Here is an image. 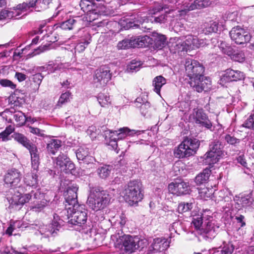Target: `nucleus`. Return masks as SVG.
<instances>
[{
	"instance_id": "nucleus-52",
	"label": "nucleus",
	"mask_w": 254,
	"mask_h": 254,
	"mask_svg": "<svg viewBox=\"0 0 254 254\" xmlns=\"http://www.w3.org/2000/svg\"><path fill=\"white\" fill-rule=\"evenodd\" d=\"M174 48L176 52H178L186 51L188 48L184 42L179 41H177V43L174 46Z\"/></svg>"
},
{
	"instance_id": "nucleus-15",
	"label": "nucleus",
	"mask_w": 254,
	"mask_h": 254,
	"mask_svg": "<svg viewBox=\"0 0 254 254\" xmlns=\"http://www.w3.org/2000/svg\"><path fill=\"white\" fill-rule=\"evenodd\" d=\"M56 164L59 166L61 171L66 173L70 172L75 168V165L66 154L61 153L56 158Z\"/></svg>"
},
{
	"instance_id": "nucleus-4",
	"label": "nucleus",
	"mask_w": 254,
	"mask_h": 254,
	"mask_svg": "<svg viewBox=\"0 0 254 254\" xmlns=\"http://www.w3.org/2000/svg\"><path fill=\"white\" fill-rule=\"evenodd\" d=\"M68 222L72 225L81 226L84 225L87 218V210L83 205L77 204L70 207H66Z\"/></svg>"
},
{
	"instance_id": "nucleus-13",
	"label": "nucleus",
	"mask_w": 254,
	"mask_h": 254,
	"mask_svg": "<svg viewBox=\"0 0 254 254\" xmlns=\"http://www.w3.org/2000/svg\"><path fill=\"white\" fill-rule=\"evenodd\" d=\"M78 188L76 186H70L68 187L66 190L64 192V196L65 199V207H70L77 204V191Z\"/></svg>"
},
{
	"instance_id": "nucleus-64",
	"label": "nucleus",
	"mask_w": 254,
	"mask_h": 254,
	"mask_svg": "<svg viewBox=\"0 0 254 254\" xmlns=\"http://www.w3.org/2000/svg\"><path fill=\"white\" fill-rule=\"evenodd\" d=\"M166 15L165 14H162L154 18V21L159 23H164L166 22Z\"/></svg>"
},
{
	"instance_id": "nucleus-58",
	"label": "nucleus",
	"mask_w": 254,
	"mask_h": 254,
	"mask_svg": "<svg viewBox=\"0 0 254 254\" xmlns=\"http://www.w3.org/2000/svg\"><path fill=\"white\" fill-rule=\"evenodd\" d=\"M29 131L32 133H33L34 134H36L38 136H44V131L43 130H42L41 129H40L39 128H37V127H29Z\"/></svg>"
},
{
	"instance_id": "nucleus-16",
	"label": "nucleus",
	"mask_w": 254,
	"mask_h": 254,
	"mask_svg": "<svg viewBox=\"0 0 254 254\" xmlns=\"http://www.w3.org/2000/svg\"><path fill=\"white\" fill-rule=\"evenodd\" d=\"M62 222V220L59 218L58 216H56L54 215L52 223L47 226L45 230L44 229H41L40 232L42 235H44L46 237H49L51 235L55 236V234H57V231H59V228H61Z\"/></svg>"
},
{
	"instance_id": "nucleus-29",
	"label": "nucleus",
	"mask_w": 254,
	"mask_h": 254,
	"mask_svg": "<svg viewBox=\"0 0 254 254\" xmlns=\"http://www.w3.org/2000/svg\"><path fill=\"white\" fill-rule=\"evenodd\" d=\"M166 79L161 75L157 76L153 80L152 85L154 87V91L158 94H160L161 87L166 84Z\"/></svg>"
},
{
	"instance_id": "nucleus-39",
	"label": "nucleus",
	"mask_w": 254,
	"mask_h": 254,
	"mask_svg": "<svg viewBox=\"0 0 254 254\" xmlns=\"http://www.w3.org/2000/svg\"><path fill=\"white\" fill-rule=\"evenodd\" d=\"M155 45L158 49H161L166 45V38L165 35L157 34L154 40Z\"/></svg>"
},
{
	"instance_id": "nucleus-28",
	"label": "nucleus",
	"mask_w": 254,
	"mask_h": 254,
	"mask_svg": "<svg viewBox=\"0 0 254 254\" xmlns=\"http://www.w3.org/2000/svg\"><path fill=\"white\" fill-rule=\"evenodd\" d=\"M11 137L26 149L33 144L26 136L20 133L14 132L12 134Z\"/></svg>"
},
{
	"instance_id": "nucleus-5",
	"label": "nucleus",
	"mask_w": 254,
	"mask_h": 254,
	"mask_svg": "<svg viewBox=\"0 0 254 254\" xmlns=\"http://www.w3.org/2000/svg\"><path fill=\"white\" fill-rule=\"evenodd\" d=\"M224 144L218 140L211 142L209 145V150L204 155L205 159L209 164H215L225 155L223 150Z\"/></svg>"
},
{
	"instance_id": "nucleus-2",
	"label": "nucleus",
	"mask_w": 254,
	"mask_h": 254,
	"mask_svg": "<svg viewBox=\"0 0 254 254\" xmlns=\"http://www.w3.org/2000/svg\"><path fill=\"white\" fill-rule=\"evenodd\" d=\"M122 194L130 205L137 203L143 198L141 190V184L138 180L130 181L125 187Z\"/></svg>"
},
{
	"instance_id": "nucleus-19",
	"label": "nucleus",
	"mask_w": 254,
	"mask_h": 254,
	"mask_svg": "<svg viewBox=\"0 0 254 254\" xmlns=\"http://www.w3.org/2000/svg\"><path fill=\"white\" fill-rule=\"evenodd\" d=\"M211 4L210 1H186L181 7V10L187 12L195 9H201Z\"/></svg>"
},
{
	"instance_id": "nucleus-24",
	"label": "nucleus",
	"mask_w": 254,
	"mask_h": 254,
	"mask_svg": "<svg viewBox=\"0 0 254 254\" xmlns=\"http://www.w3.org/2000/svg\"><path fill=\"white\" fill-rule=\"evenodd\" d=\"M235 201L239 209L243 207H246L251 206L254 199L251 194L242 195L241 196H236Z\"/></svg>"
},
{
	"instance_id": "nucleus-48",
	"label": "nucleus",
	"mask_w": 254,
	"mask_h": 254,
	"mask_svg": "<svg viewBox=\"0 0 254 254\" xmlns=\"http://www.w3.org/2000/svg\"><path fill=\"white\" fill-rule=\"evenodd\" d=\"M76 22V20L73 18H70L61 24L60 27L64 30H71L73 28V25Z\"/></svg>"
},
{
	"instance_id": "nucleus-12",
	"label": "nucleus",
	"mask_w": 254,
	"mask_h": 254,
	"mask_svg": "<svg viewBox=\"0 0 254 254\" xmlns=\"http://www.w3.org/2000/svg\"><path fill=\"white\" fill-rule=\"evenodd\" d=\"M21 179L20 172L17 169L12 168L7 170L4 175V181L10 187L16 188L19 186Z\"/></svg>"
},
{
	"instance_id": "nucleus-6",
	"label": "nucleus",
	"mask_w": 254,
	"mask_h": 254,
	"mask_svg": "<svg viewBox=\"0 0 254 254\" xmlns=\"http://www.w3.org/2000/svg\"><path fill=\"white\" fill-rule=\"evenodd\" d=\"M137 239L128 235L119 236L115 243L116 247L124 250L126 253H132L136 250Z\"/></svg>"
},
{
	"instance_id": "nucleus-27",
	"label": "nucleus",
	"mask_w": 254,
	"mask_h": 254,
	"mask_svg": "<svg viewBox=\"0 0 254 254\" xmlns=\"http://www.w3.org/2000/svg\"><path fill=\"white\" fill-rule=\"evenodd\" d=\"M62 141L58 139H52L47 144L46 148L48 152L52 155H55L61 147Z\"/></svg>"
},
{
	"instance_id": "nucleus-18",
	"label": "nucleus",
	"mask_w": 254,
	"mask_h": 254,
	"mask_svg": "<svg viewBox=\"0 0 254 254\" xmlns=\"http://www.w3.org/2000/svg\"><path fill=\"white\" fill-rule=\"evenodd\" d=\"M169 246V243L164 238L154 239L153 242L149 248V254H152L166 250Z\"/></svg>"
},
{
	"instance_id": "nucleus-43",
	"label": "nucleus",
	"mask_w": 254,
	"mask_h": 254,
	"mask_svg": "<svg viewBox=\"0 0 254 254\" xmlns=\"http://www.w3.org/2000/svg\"><path fill=\"white\" fill-rule=\"evenodd\" d=\"M230 56L233 60L240 63L244 62L245 59V55L243 51L236 52L233 51V54Z\"/></svg>"
},
{
	"instance_id": "nucleus-17",
	"label": "nucleus",
	"mask_w": 254,
	"mask_h": 254,
	"mask_svg": "<svg viewBox=\"0 0 254 254\" xmlns=\"http://www.w3.org/2000/svg\"><path fill=\"white\" fill-rule=\"evenodd\" d=\"M219 227L208 219L205 220L204 225L201 227L200 233L204 237L211 239L214 238L217 234Z\"/></svg>"
},
{
	"instance_id": "nucleus-42",
	"label": "nucleus",
	"mask_w": 254,
	"mask_h": 254,
	"mask_svg": "<svg viewBox=\"0 0 254 254\" xmlns=\"http://www.w3.org/2000/svg\"><path fill=\"white\" fill-rule=\"evenodd\" d=\"M76 156L79 161H82L88 155V150L86 148L80 147L76 151Z\"/></svg>"
},
{
	"instance_id": "nucleus-45",
	"label": "nucleus",
	"mask_w": 254,
	"mask_h": 254,
	"mask_svg": "<svg viewBox=\"0 0 254 254\" xmlns=\"http://www.w3.org/2000/svg\"><path fill=\"white\" fill-rule=\"evenodd\" d=\"M219 47L224 54L229 56L233 54V49L225 42H221Z\"/></svg>"
},
{
	"instance_id": "nucleus-57",
	"label": "nucleus",
	"mask_w": 254,
	"mask_h": 254,
	"mask_svg": "<svg viewBox=\"0 0 254 254\" xmlns=\"http://www.w3.org/2000/svg\"><path fill=\"white\" fill-rule=\"evenodd\" d=\"M148 102V96L145 93L142 94L140 96L138 97L135 100V102L137 103L136 106L138 107L139 105L144 104Z\"/></svg>"
},
{
	"instance_id": "nucleus-37",
	"label": "nucleus",
	"mask_w": 254,
	"mask_h": 254,
	"mask_svg": "<svg viewBox=\"0 0 254 254\" xmlns=\"http://www.w3.org/2000/svg\"><path fill=\"white\" fill-rule=\"evenodd\" d=\"M234 250V247L232 244H228L221 248L220 250H217L213 254H232Z\"/></svg>"
},
{
	"instance_id": "nucleus-35",
	"label": "nucleus",
	"mask_w": 254,
	"mask_h": 254,
	"mask_svg": "<svg viewBox=\"0 0 254 254\" xmlns=\"http://www.w3.org/2000/svg\"><path fill=\"white\" fill-rule=\"evenodd\" d=\"M14 10L15 11H9L7 9H2L0 12V20L6 18L11 19L18 15L19 13L16 12V9H14Z\"/></svg>"
},
{
	"instance_id": "nucleus-23",
	"label": "nucleus",
	"mask_w": 254,
	"mask_h": 254,
	"mask_svg": "<svg viewBox=\"0 0 254 254\" xmlns=\"http://www.w3.org/2000/svg\"><path fill=\"white\" fill-rule=\"evenodd\" d=\"M30 193L32 195V197L33 196L34 199H42V200L40 201V203H37L36 205L32 207V208L35 209L36 211H40L47 204L48 201L45 199H43L45 197V194L41 193L39 190H32Z\"/></svg>"
},
{
	"instance_id": "nucleus-53",
	"label": "nucleus",
	"mask_w": 254,
	"mask_h": 254,
	"mask_svg": "<svg viewBox=\"0 0 254 254\" xmlns=\"http://www.w3.org/2000/svg\"><path fill=\"white\" fill-rule=\"evenodd\" d=\"M135 239L137 240V242H136V250L139 249H143L148 244V241L145 239H140L137 236H135Z\"/></svg>"
},
{
	"instance_id": "nucleus-55",
	"label": "nucleus",
	"mask_w": 254,
	"mask_h": 254,
	"mask_svg": "<svg viewBox=\"0 0 254 254\" xmlns=\"http://www.w3.org/2000/svg\"><path fill=\"white\" fill-rule=\"evenodd\" d=\"M130 40L125 39L118 43L117 47L119 49H126L131 47Z\"/></svg>"
},
{
	"instance_id": "nucleus-34",
	"label": "nucleus",
	"mask_w": 254,
	"mask_h": 254,
	"mask_svg": "<svg viewBox=\"0 0 254 254\" xmlns=\"http://www.w3.org/2000/svg\"><path fill=\"white\" fill-rule=\"evenodd\" d=\"M112 167L109 165H103L98 168L97 173L100 178L106 179L108 177L111 173Z\"/></svg>"
},
{
	"instance_id": "nucleus-11",
	"label": "nucleus",
	"mask_w": 254,
	"mask_h": 254,
	"mask_svg": "<svg viewBox=\"0 0 254 254\" xmlns=\"http://www.w3.org/2000/svg\"><path fill=\"white\" fill-rule=\"evenodd\" d=\"M110 71L107 67H101L95 71L93 80L97 87H103L107 84L111 78Z\"/></svg>"
},
{
	"instance_id": "nucleus-56",
	"label": "nucleus",
	"mask_w": 254,
	"mask_h": 254,
	"mask_svg": "<svg viewBox=\"0 0 254 254\" xmlns=\"http://www.w3.org/2000/svg\"><path fill=\"white\" fill-rule=\"evenodd\" d=\"M0 84L3 87H8L12 89L16 88V85L12 81L7 79H2L0 80Z\"/></svg>"
},
{
	"instance_id": "nucleus-25",
	"label": "nucleus",
	"mask_w": 254,
	"mask_h": 254,
	"mask_svg": "<svg viewBox=\"0 0 254 254\" xmlns=\"http://www.w3.org/2000/svg\"><path fill=\"white\" fill-rule=\"evenodd\" d=\"M79 5L84 12L89 13V14H96L100 12L97 9L94 1H80Z\"/></svg>"
},
{
	"instance_id": "nucleus-36",
	"label": "nucleus",
	"mask_w": 254,
	"mask_h": 254,
	"mask_svg": "<svg viewBox=\"0 0 254 254\" xmlns=\"http://www.w3.org/2000/svg\"><path fill=\"white\" fill-rule=\"evenodd\" d=\"M14 130V127L11 126L7 127L4 130L0 133V140L2 141H7L10 139V134Z\"/></svg>"
},
{
	"instance_id": "nucleus-3",
	"label": "nucleus",
	"mask_w": 254,
	"mask_h": 254,
	"mask_svg": "<svg viewBox=\"0 0 254 254\" xmlns=\"http://www.w3.org/2000/svg\"><path fill=\"white\" fill-rule=\"evenodd\" d=\"M200 145L197 139L186 138L174 151L176 158H183L194 154Z\"/></svg>"
},
{
	"instance_id": "nucleus-47",
	"label": "nucleus",
	"mask_w": 254,
	"mask_h": 254,
	"mask_svg": "<svg viewBox=\"0 0 254 254\" xmlns=\"http://www.w3.org/2000/svg\"><path fill=\"white\" fill-rule=\"evenodd\" d=\"M204 217L201 215H198L195 218H193L192 223L197 229H199V231L201 230V227L204 225L205 220H204Z\"/></svg>"
},
{
	"instance_id": "nucleus-40",
	"label": "nucleus",
	"mask_w": 254,
	"mask_h": 254,
	"mask_svg": "<svg viewBox=\"0 0 254 254\" xmlns=\"http://www.w3.org/2000/svg\"><path fill=\"white\" fill-rule=\"evenodd\" d=\"M193 207V202H182L179 203L178 210L179 213H184L190 210Z\"/></svg>"
},
{
	"instance_id": "nucleus-8",
	"label": "nucleus",
	"mask_w": 254,
	"mask_h": 254,
	"mask_svg": "<svg viewBox=\"0 0 254 254\" xmlns=\"http://www.w3.org/2000/svg\"><path fill=\"white\" fill-rule=\"evenodd\" d=\"M229 34L231 40L238 45L246 44L251 38L250 33L240 26L234 27Z\"/></svg>"
},
{
	"instance_id": "nucleus-32",
	"label": "nucleus",
	"mask_w": 254,
	"mask_h": 254,
	"mask_svg": "<svg viewBox=\"0 0 254 254\" xmlns=\"http://www.w3.org/2000/svg\"><path fill=\"white\" fill-rule=\"evenodd\" d=\"M210 171L209 169H205L202 173L198 174L195 179V182L197 185H201L206 182L210 176Z\"/></svg>"
},
{
	"instance_id": "nucleus-7",
	"label": "nucleus",
	"mask_w": 254,
	"mask_h": 254,
	"mask_svg": "<svg viewBox=\"0 0 254 254\" xmlns=\"http://www.w3.org/2000/svg\"><path fill=\"white\" fill-rule=\"evenodd\" d=\"M185 66L186 73L190 80L202 74L204 71V67L201 64L191 59L186 60Z\"/></svg>"
},
{
	"instance_id": "nucleus-26",
	"label": "nucleus",
	"mask_w": 254,
	"mask_h": 254,
	"mask_svg": "<svg viewBox=\"0 0 254 254\" xmlns=\"http://www.w3.org/2000/svg\"><path fill=\"white\" fill-rule=\"evenodd\" d=\"M31 155L32 167L34 170H37L39 165V154L38 153V149L34 144H32L27 148Z\"/></svg>"
},
{
	"instance_id": "nucleus-10",
	"label": "nucleus",
	"mask_w": 254,
	"mask_h": 254,
	"mask_svg": "<svg viewBox=\"0 0 254 254\" xmlns=\"http://www.w3.org/2000/svg\"><path fill=\"white\" fill-rule=\"evenodd\" d=\"M190 117L192 118L193 122L200 127H203L209 129L211 128L212 124L202 109H194Z\"/></svg>"
},
{
	"instance_id": "nucleus-63",
	"label": "nucleus",
	"mask_w": 254,
	"mask_h": 254,
	"mask_svg": "<svg viewBox=\"0 0 254 254\" xmlns=\"http://www.w3.org/2000/svg\"><path fill=\"white\" fill-rule=\"evenodd\" d=\"M237 161L239 163L242 165L244 167H247V163L244 155H241L238 156L237 158Z\"/></svg>"
},
{
	"instance_id": "nucleus-20",
	"label": "nucleus",
	"mask_w": 254,
	"mask_h": 254,
	"mask_svg": "<svg viewBox=\"0 0 254 254\" xmlns=\"http://www.w3.org/2000/svg\"><path fill=\"white\" fill-rule=\"evenodd\" d=\"M223 78L227 81L241 80L245 78L244 73L239 70L227 69L223 75Z\"/></svg>"
},
{
	"instance_id": "nucleus-9",
	"label": "nucleus",
	"mask_w": 254,
	"mask_h": 254,
	"mask_svg": "<svg viewBox=\"0 0 254 254\" xmlns=\"http://www.w3.org/2000/svg\"><path fill=\"white\" fill-rule=\"evenodd\" d=\"M190 84L193 89L198 92L207 91L211 88V82L209 77L204 76L203 74L195 77L190 81Z\"/></svg>"
},
{
	"instance_id": "nucleus-1",
	"label": "nucleus",
	"mask_w": 254,
	"mask_h": 254,
	"mask_svg": "<svg viewBox=\"0 0 254 254\" xmlns=\"http://www.w3.org/2000/svg\"><path fill=\"white\" fill-rule=\"evenodd\" d=\"M111 198V195L107 190L95 187L91 190L87 203L91 209L98 211L106 207Z\"/></svg>"
},
{
	"instance_id": "nucleus-46",
	"label": "nucleus",
	"mask_w": 254,
	"mask_h": 254,
	"mask_svg": "<svg viewBox=\"0 0 254 254\" xmlns=\"http://www.w3.org/2000/svg\"><path fill=\"white\" fill-rule=\"evenodd\" d=\"M71 93L69 91L63 93L58 101L57 105L61 107L63 104L68 102L70 101Z\"/></svg>"
},
{
	"instance_id": "nucleus-14",
	"label": "nucleus",
	"mask_w": 254,
	"mask_h": 254,
	"mask_svg": "<svg viewBox=\"0 0 254 254\" xmlns=\"http://www.w3.org/2000/svg\"><path fill=\"white\" fill-rule=\"evenodd\" d=\"M168 190L171 193L181 195L189 193L190 188L188 183L184 182H175L170 183Z\"/></svg>"
},
{
	"instance_id": "nucleus-50",
	"label": "nucleus",
	"mask_w": 254,
	"mask_h": 254,
	"mask_svg": "<svg viewBox=\"0 0 254 254\" xmlns=\"http://www.w3.org/2000/svg\"><path fill=\"white\" fill-rule=\"evenodd\" d=\"M139 43L137 45H139V48L147 46L151 43V39L149 36L145 35L139 36Z\"/></svg>"
},
{
	"instance_id": "nucleus-30",
	"label": "nucleus",
	"mask_w": 254,
	"mask_h": 254,
	"mask_svg": "<svg viewBox=\"0 0 254 254\" xmlns=\"http://www.w3.org/2000/svg\"><path fill=\"white\" fill-rule=\"evenodd\" d=\"M24 181L27 186L35 188L38 184V176L34 173L27 174Z\"/></svg>"
},
{
	"instance_id": "nucleus-59",
	"label": "nucleus",
	"mask_w": 254,
	"mask_h": 254,
	"mask_svg": "<svg viewBox=\"0 0 254 254\" xmlns=\"http://www.w3.org/2000/svg\"><path fill=\"white\" fill-rule=\"evenodd\" d=\"M79 116H69L66 118V123L68 124L69 125H72L74 126L75 125L74 124L77 123L78 121H76L77 119H79Z\"/></svg>"
},
{
	"instance_id": "nucleus-41",
	"label": "nucleus",
	"mask_w": 254,
	"mask_h": 254,
	"mask_svg": "<svg viewBox=\"0 0 254 254\" xmlns=\"http://www.w3.org/2000/svg\"><path fill=\"white\" fill-rule=\"evenodd\" d=\"M15 121L17 122L19 126H23L26 120L25 116L21 112L15 113L13 115Z\"/></svg>"
},
{
	"instance_id": "nucleus-44",
	"label": "nucleus",
	"mask_w": 254,
	"mask_h": 254,
	"mask_svg": "<svg viewBox=\"0 0 254 254\" xmlns=\"http://www.w3.org/2000/svg\"><path fill=\"white\" fill-rule=\"evenodd\" d=\"M187 47H191V46H198V38L193 35H188L186 37V40L184 41Z\"/></svg>"
},
{
	"instance_id": "nucleus-22",
	"label": "nucleus",
	"mask_w": 254,
	"mask_h": 254,
	"mask_svg": "<svg viewBox=\"0 0 254 254\" xmlns=\"http://www.w3.org/2000/svg\"><path fill=\"white\" fill-rule=\"evenodd\" d=\"M50 2L48 1H29L28 3L23 2L22 4H19L16 6V9L22 11H25L30 7H33L35 6L40 5L42 9H46L47 7V4Z\"/></svg>"
},
{
	"instance_id": "nucleus-49",
	"label": "nucleus",
	"mask_w": 254,
	"mask_h": 254,
	"mask_svg": "<svg viewBox=\"0 0 254 254\" xmlns=\"http://www.w3.org/2000/svg\"><path fill=\"white\" fill-rule=\"evenodd\" d=\"M181 227V223L178 221H175L171 225V226L169 228V230L171 232L170 234V237L172 238L173 237H174V235H173V232L175 233H176L178 235L180 234L179 233V230L180 228Z\"/></svg>"
},
{
	"instance_id": "nucleus-54",
	"label": "nucleus",
	"mask_w": 254,
	"mask_h": 254,
	"mask_svg": "<svg viewBox=\"0 0 254 254\" xmlns=\"http://www.w3.org/2000/svg\"><path fill=\"white\" fill-rule=\"evenodd\" d=\"M225 140L227 142L231 145H236L240 142V140L235 137L233 136H231L230 134H226L224 137Z\"/></svg>"
},
{
	"instance_id": "nucleus-31",
	"label": "nucleus",
	"mask_w": 254,
	"mask_h": 254,
	"mask_svg": "<svg viewBox=\"0 0 254 254\" xmlns=\"http://www.w3.org/2000/svg\"><path fill=\"white\" fill-rule=\"evenodd\" d=\"M111 133H114L117 136V140L125 138L127 135L132 134L133 130H129L127 127L121 128L119 130H109Z\"/></svg>"
},
{
	"instance_id": "nucleus-51",
	"label": "nucleus",
	"mask_w": 254,
	"mask_h": 254,
	"mask_svg": "<svg viewBox=\"0 0 254 254\" xmlns=\"http://www.w3.org/2000/svg\"><path fill=\"white\" fill-rule=\"evenodd\" d=\"M17 196L19 197L17 202L21 204H23L26 202H28L29 200L32 198V195L31 193H26L24 195H22L20 193L19 195H17Z\"/></svg>"
},
{
	"instance_id": "nucleus-60",
	"label": "nucleus",
	"mask_w": 254,
	"mask_h": 254,
	"mask_svg": "<svg viewBox=\"0 0 254 254\" xmlns=\"http://www.w3.org/2000/svg\"><path fill=\"white\" fill-rule=\"evenodd\" d=\"M89 42H88L87 41H85L83 42H81L77 45L76 46V50L78 51L79 52H82L86 48V47L89 44Z\"/></svg>"
},
{
	"instance_id": "nucleus-33",
	"label": "nucleus",
	"mask_w": 254,
	"mask_h": 254,
	"mask_svg": "<svg viewBox=\"0 0 254 254\" xmlns=\"http://www.w3.org/2000/svg\"><path fill=\"white\" fill-rule=\"evenodd\" d=\"M97 98L99 104L102 107H106L111 104V100L108 94L100 93Z\"/></svg>"
},
{
	"instance_id": "nucleus-61",
	"label": "nucleus",
	"mask_w": 254,
	"mask_h": 254,
	"mask_svg": "<svg viewBox=\"0 0 254 254\" xmlns=\"http://www.w3.org/2000/svg\"><path fill=\"white\" fill-rule=\"evenodd\" d=\"M136 20L135 22L137 23H133L131 22H129L128 23V24H129L128 26L129 27H138V26H139V24H142L145 20V19H143L142 17H139L138 16L136 18Z\"/></svg>"
},
{
	"instance_id": "nucleus-38",
	"label": "nucleus",
	"mask_w": 254,
	"mask_h": 254,
	"mask_svg": "<svg viewBox=\"0 0 254 254\" xmlns=\"http://www.w3.org/2000/svg\"><path fill=\"white\" fill-rule=\"evenodd\" d=\"M141 63L139 61L132 60L130 64L127 66V71L128 72H136L140 69L141 66Z\"/></svg>"
},
{
	"instance_id": "nucleus-21",
	"label": "nucleus",
	"mask_w": 254,
	"mask_h": 254,
	"mask_svg": "<svg viewBox=\"0 0 254 254\" xmlns=\"http://www.w3.org/2000/svg\"><path fill=\"white\" fill-rule=\"evenodd\" d=\"M218 29V23L213 20H210L202 24L199 28V31L205 35L212 33H216Z\"/></svg>"
},
{
	"instance_id": "nucleus-62",
	"label": "nucleus",
	"mask_w": 254,
	"mask_h": 254,
	"mask_svg": "<svg viewBox=\"0 0 254 254\" xmlns=\"http://www.w3.org/2000/svg\"><path fill=\"white\" fill-rule=\"evenodd\" d=\"M82 161L83 163L88 165L90 164H93L95 161V159L93 157L88 155L83 160H82Z\"/></svg>"
}]
</instances>
